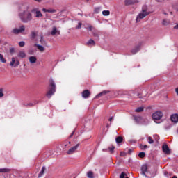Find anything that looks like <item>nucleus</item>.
<instances>
[{
    "instance_id": "obj_36",
    "label": "nucleus",
    "mask_w": 178,
    "mask_h": 178,
    "mask_svg": "<svg viewBox=\"0 0 178 178\" xmlns=\"http://www.w3.org/2000/svg\"><path fill=\"white\" fill-rule=\"evenodd\" d=\"M19 47H24L25 45V43H24V42H19Z\"/></svg>"
},
{
    "instance_id": "obj_4",
    "label": "nucleus",
    "mask_w": 178,
    "mask_h": 178,
    "mask_svg": "<svg viewBox=\"0 0 178 178\" xmlns=\"http://www.w3.org/2000/svg\"><path fill=\"white\" fill-rule=\"evenodd\" d=\"M163 118V113L161 111H156L152 114V119L156 123V120H161Z\"/></svg>"
},
{
    "instance_id": "obj_13",
    "label": "nucleus",
    "mask_w": 178,
    "mask_h": 178,
    "mask_svg": "<svg viewBox=\"0 0 178 178\" xmlns=\"http://www.w3.org/2000/svg\"><path fill=\"white\" fill-rule=\"evenodd\" d=\"M147 170L148 166L146 164L143 165L141 168L142 175H143V176H146L145 173H147Z\"/></svg>"
},
{
    "instance_id": "obj_2",
    "label": "nucleus",
    "mask_w": 178,
    "mask_h": 178,
    "mask_svg": "<svg viewBox=\"0 0 178 178\" xmlns=\"http://www.w3.org/2000/svg\"><path fill=\"white\" fill-rule=\"evenodd\" d=\"M149 15V12H148V8L147 6H143L142 8V11L137 15L136 17V23H138L144 19L146 16H148Z\"/></svg>"
},
{
    "instance_id": "obj_6",
    "label": "nucleus",
    "mask_w": 178,
    "mask_h": 178,
    "mask_svg": "<svg viewBox=\"0 0 178 178\" xmlns=\"http://www.w3.org/2000/svg\"><path fill=\"white\" fill-rule=\"evenodd\" d=\"M26 30V27L24 26H22L19 29L15 28L12 30L13 34H20V33H23Z\"/></svg>"
},
{
    "instance_id": "obj_15",
    "label": "nucleus",
    "mask_w": 178,
    "mask_h": 178,
    "mask_svg": "<svg viewBox=\"0 0 178 178\" xmlns=\"http://www.w3.org/2000/svg\"><path fill=\"white\" fill-rule=\"evenodd\" d=\"M170 24V20L168 19H164L162 21V25L163 26H169Z\"/></svg>"
},
{
    "instance_id": "obj_32",
    "label": "nucleus",
    "mask_w": 178,
    "mask_h": 178,
    "mask_svg": "<svg viewBox=\"0 0 178 178\" xmlns=\"http://www.w3.org/2000/svg\"><path fill=\"white\" fill-rule=\"evenodd\" d=\"M138 156L139 158H144V156H145V153L144 152H140Z\"/></svg>"
},
{
    "instance_id": "obj_14",
    "label": "nucleus",
    "mask_w": 178,
    "mask_h": 178,
    "mask_svg": "<svg viewBox=\"0 0 178 178\" xmlns=\"http://www.w3.org/2000/svg\"><path fill=\"white\" fill-rule=\"evenodd\" d=\"M90 91H88V90H84L82 92L83 98H88V97H90Z\"/></svg>"
},
{
    "instance_id": "obj_16",
    "label": "nucleus",
    "mask_w": 178,
    "mask_h": 178,
    "mask_svg": "<svg viewBox=\"0 0 178 178\" xmlns=\"http://www.w3.org/2000/svg\"><path fill=\"white\" fill-rule=\"evenodd\" d=\"M109 91L104 90L103 92L99 93L96 98H99V97H103V95H106V94H108Z\"/></svg>"
},
{
    "instance_id": "obj_18",
    "label": "nucleus",
    "mask_w": 178,
    "mask_h": 178,
    "mask_svg": "<svg viewBox=\"0 0 178 178\" xmlns=\"http://www.w3.org/2000/svg\"><path fill=\"white\" fill-rule=\"evenodd\" d=\"M45 170H47V168L45 167H42L40 172L38 174V178L42 177Z\"/></svg>"
},
{
    "instance_id": "obj_31",
    "label": "nucleus",
    "mask_w": 178,
    "mask_h": 178,
    "mask_svg": "<svg viewBox=\"0 0 178 178\" xmlns=\"http://www.w3.org/2000/svg\"><path fill=\"white\" fill-rule=\"evenodd\" d=\"M120 178H129V177H127V175L124 172H122L120 175Z\"/></svg>"
},
{
    "instance_id": "obj_21",
    "label": "nucleus",
    "mask_w": 178,
    "mask_h": 178,
    "mask_svg": "<svg viewBox=\"0 0 178 178\" xmlns=\"http://www.w3.org/2000/svg\"><path fill=\"white\" fill-rule=\"evenodd\" d=\"M17 56L18 58H26V53L24 51H19Z\"/></svg>"
},
{
    "instance_id": "obj_10",
    "label": "nucleus",
    "mask_w": 178,
    "mask_h": 178,
    "mask_svg": "<svg viewBox=\"0 0 178 178\" xmlns=\"http://www.w3.org/2000/svg\"><path fill=\"white\" fill-rule=\"evenodd\" d=\"M162 149L164 154H166L167 155H169V154H170V149H169L168 145H163Z\"/></svg>"
},
{
    "instance_id": "obj_26",
    "label": "nucleus",
    "mask_w": 178,
    "mask_h": 178,
    "mask_svg": "<svg viewBox=\"0 0 178 178\" xmlns=\"http://www.w3.org/2000/svg\"><path fill=\"white\" fill-rule=\"evenodd\" d=\"M0 60L2 63H6V60L3 58V55L0 54Z\"/></svg>"
},
{
    "instance_id": "obj_34",
    "label": "nucleus",
    "mask_w": 178,
    "mask_h": 178,
    "mask_svg": "<svg viewBox=\"0 0 178 178\" xmlns=\"http://www.w3.org/2000/svg\"><path fill=\"white\" fill-rule=\"evenodd\" d=\"M25 106H26L27 108H29V107H31V106H34V104L33 103H28L26 104H24Z\"/></svg>"
},
{
    "instance_id": "obj_33",
    "label": "nucleus",
    "mask_w": 178,
    "mask_h": 178,
    "mask_svg": "<svg viewBox=\"0 0 178 178\" xmlns=\"http://www.w3.org/2000/svg\"><path fill=\"white\" fill-rule=\"evenodd\" d=\"M148 143H149V144H153L154 143V140H152V138L151 136L148 137Z\"/></svg>"
},
{
    "instance_id": "obj_3",
    "label": "nucleus",
    "mask_w": 178,
    "mask_h": 178,
    "mask_svg": "<svg viewBox=\"0 0 178 178\" xmlns=\"http://www.w3.org/2000/svg\"><path fill=\"white\" fill-rule=\"evenodd\" d=\"M55 91H56V85H55V82L54 81V80H51L49 83V91L46 94L47 98H51V97H52V95L55 94Z\"/></svg>"
},
{
    "instance_id": "obj_23",
    "label": "nucleus",
    "mask_w": 178,
    "mask_h": 178,
    "mask_svg": "<svg viewBox=\"0 0 178 178\" xmlns=\"http://www.w3.org/2000/svg\"><path fill=\"white\" fill-rule=\"evenodd\" d=\"M103 16H109L111 15V12L109 10H104L102 11Z\"/></svg>"
},
{
    "instance_id": "obj_50",
    "label": "nucleus",
    "mask_w": 178,
    "mask_h": 178,
    "mask_svg": "<svg viewBox=\"0 0 178 178\" xmlns=\"http://www.w3.org/2000/svg\"><path fill=\"white\" fill-rule=\"evenodd\" d=\"M129 152H131V149H129Z\"/></svg>"
},
{
    "instance_id": "obj_27",
    "label": "nucleus",
    "mask_w": 178,
    "mask_h": 178,
    "mask_svg": "<svg viewBox=\"0 0 178 178\" xmlns=\"http://www.w3.org/2000/svg\"><path fill=\"white\" fill-rule=\"evenodd\" d=\"M143 111H144V107H138L135 110V112L140 113V112H143Z\"/></svg>"
},
{
    "instance_id": "obj_30",
    "label": "nucleus",
    "mask_w": 178,
    "mask_h": 178,
    "mask_svg": "<svg viewBox=\"0 0 178 178\" xmlns=\"http://www.w3.org/2000/svg\"><path fill=\"white\" fill-rule=\"evenodd\" d=\"M48 13H56V10L52 9V8H49Z\"/></svg>"
},
{
    "instance_id": "obj_46",
    "label": "nucleus",
    "mask_w": 178,
    "mask_h": 178,
    "mask_svg": "<svg viewBox=\"0 0 178 178\" xmlns=\"http://www.w3.org/2000/svg\"><path fill=\"white\" fill-rule=\"evenodd\" d=\"M74 134V131H73L71 135L70 136V138H72V137H73V135Z\"/></svg>"
},
{
    "instance_id": "obj_43",
    "label": "nucleus",
    "mask_w": 178,
    "mask_h": 178,
    "mask_svg": "<svg viewBox=\"0 0 178 178\" xmlns=\"http://www.w3.org/2000/svg\"><path fill=\"white\" fill-rule=\"evenodd\" d=\"M125 5H130V1L125 0Z\"/></svg>"
},
{
    "instance_id": "obj_5",
    "label": "nucleus",
    "mask_w": 178,
    "mask_h": 178,
    "mask_svg": "<svg viewBox=\"0 0 178 178\" xmlns=\"http://www.w3.org/2000/svg\"><path fill=\"white\" fill-rule=\"evenodd\" d=\"M20 65V61L16 57H12L11 61L10 63V66H14V67H17Z\"/></svg>"
},
{
    "instance_id": "obj_8",
    "label": "nucleus",
    "mask_w": 178,
    "mask_h": 178,
    "mask_svg": "<svg viewBox=\"0 0 178 178\" xmlns=\"http://www.w3.org/2000/svg\"><path fill=\"white\" fill-rule=\"evenodd\" d=\"M50 34L51 35H56V34L59 35L60 34V31L58 30L56 26H54L50 32Z\"/></svg>"
},
{
    "instance_id": "obj_51",
    "label": "nucleus",
    "mask_w": 178,
    "mask_h": 178,
    "mask_svg": "<svg viewBox=\"0 0 178 178\" xmlns=\"http://www.w3.org/2000/svg\"><path fill=\"white\" fill-rule=\"evenodd\" d=\"M68 143L70 144V142H69Z\"/></svg>"
},
{
    "instance_id": "obj_29",
    "label": "nucleus",
    "mask_w": 178,
    "mask_h": 178,
    "mask_svg": "<svg viewBox=\"0 0 178 178\" xmlns=\"http://www.w3.org/2000/svg\"><path fill=\"white\" fill-rule=\"evenodd\" d=\"M139 148H140V149H145L148 148V146L147 145H140Z\"/></svg>"
},
{
    "instance_id": "obj_48",
    "label": "nucleus",
    "mask_w": 178,
    "mask_h": 178,
    "mask_svg": "<svg viewBox=\"0 0 178 178\" xmlns=\"http://www.w3.org/2000/svg\"><path fill=\"white\" fill-rule=\"evenodd\" d=\"M175 92L178 95V88H175Z\"/></svg>"
},
{
    "instance_id": "obj_47",
    "label": "nucleus",
    "mask_w": 178,
    "mask_h": 178,
    "mask_svg": "<svg viewBox=\"0 0 178 178\" xmlns=\"http://www.w3.org/2000/svg\"><path fill=\"white\" fill-rule=\"evenodd\" d=\"M42 12H48V9H47V8H43V9H42Z\"/></svg>"
},
{
    "instance_id": "obj_45",
    "label": "nucleus",
    "mask_w": 178,
    "mask_h": 178,
    "mask_svg": "<svg viewBox=\"0 0 178 178\" xmlns=\"http://www.w3.org/2000/svg\"><path fill=\"white\" fill-rule=\"evenodd\" d=\"M136 120H143V118H141V117H138V118H136Z\"/></svg>"
},
{
    "instance_id": "obj_24",
    "label": "nucleus",
    "mask_w": 178,
    "mask_h": 178,
    "mask_svg": "<svg viewBox=\"0 0 178 178\" xmlns=\"http://www.w3.org/2000/svg\"><path fill=\"white\" fill-rule=\"evenodd\" d=\"M115 141L118 144L122 143L123 141V138H122L121 136H119L116 139H115Z\"/></svg>"
},
{
    "instance_id": "obj_28",
    "label": "nucleus",
    "mask_w": 178,
    "mask_h": 178,
    "mask_svg": "<svg viewBox=\"0 0 178 178\" xmlns=\"http://www.w3.org/2000/svg\"><path fill=\"white\" fill-rule=\"evenodd\" d=\"M99 12H101V8L99 7L95 8V10H94L95 13H99Z\"/></svg>"
},
{
    "instance_id": "obj_41",
    "label": "nucleus",
    "mask_w": 178,
    "mask_h": 178,
    "mask_svg": "<svg viewBox=\"0 0 178 178\" xmlns=\"http://www.w3.org/2000/svg\"><path fill=\"white\" fill-rule=\"evenodd\" d=\"M10 54H14L15 53V49L13 47L10 49Z\"/></svg>"
},
{
    "instance_id": "obj_38",
    "label": "nucleus",
    "mask_w": 178,
    "mask_h": 178,
    "mask_svg": "<svg viewBox=\"0 0 178 178\" xmlns=\"http://www.w3.org/2000/svg\"><path fill=\"white\" fill-rule=\"evenodd\" d=\"M126 155H127L126 152H120V156H126Z\"/></svg>"
},
{
    "instance_id": "obj_37",
    "label": "nucleus",
    "mask_w": 178,
    "mask_h": 178,
    "mask_svg": "<svg viewBox=\"0 0 178 178\" xmlns=\"http://www.w3.org/2000/svg\"><path fill=\"white\" fill-rule=\"evenodd\" d=\"M108 149L111 151V152H113V150L115 149V147L113 146H111L108 148Z\"/></svg>"
},
{
    "instance_id": "obj_11",
    "label": "nucleus",
    "mask_w": 178,
    "mask_h": 178,
    "mask_svg": "<svg viewBox=\"0 0 178 178\" xmlns=\"http://www.w3.org/2000/svg\"><path fill=\"white\" fill-rule=\"evenodd\" d=\"M29 60L31 65H34V63H37V57L31 56L29 57Z\"/></svg>"
},
{
    "instance_id": "obj_1",
    "label": "nucleus",
    "mask_w": 178,
    "mask_h": 178,
    "mask_svg": "<svg viewBox=\"0 0 178 178\" xmlns=\"http://www.w3.org/2000/svg\"><path fill=\"white\" fill-rule=\"evenodd\" d=\"M33 15L35 17H42V13L38 8H33L30 10V5L24 4L21 6L18 16L22 23H30L33 20Z\"/></svg>"
},
{
    "instance_id": "obj_12",
    "label": "nucleus",
    "mask_w": 178,
    "mask_h": 178,
    "mask_svg": "<svg viewBox=\"0 0 178 178\" xmlns=\"http://www.w3.org/2000/svg\"><path fill=\"white\" fill-rule=\"evenodd\" d=\"M140 49H141V46H140V45L135 47L131 51L132 55H136V54H137V52H138V51H140Z\"/></svg>"
},
{
    "instance_id": "obj_25",
    "label": "nucleus",
    "mask_w": 178,
    "mask_h": 178,
    "mask_svg": "<svg viewBox=\"0 0 178 178\" xmlns=\"http://www.w3.org/2000/svg\"><path fill=\"white\" fill-rule=\"evenodd\" d=\"M87 45H95V42L92 39H90L87 42Z\"/></svg>"
},
{
    "instance_id": "obj_17",
    "label": "nucleus",
    "mask_w": 178,
    "mask_h": 178,
    "mask_svg": "<svg viewBox=\"0 0 178 178\" xmlns=\"http://www.w3.org/2000/svg\"><path fill=\"white\" fill-rule=\"evenodd\" d=\"M35 47H36L40 52H44V51H45V48L40 44H35Z\"/></svg>"
},
{
    "instance_id": "obj_9",
    "label": "nucleus",
    "mask_w": 178,
    "mask_h": 178,
    "mask_svg": "<svg viewBox=\"0 0 178 178\" xmlns=\"http://www.w3.org/2000/svg\"><path fill=\"white\" fill-rule=\"evenodd\" d=\"M170 120L172 123H178V114H172L170 116Z\"/></svg>"
},
{
    "instance_id": "obj_49",
    "label": "nucleus",
    "mask_w": 178,
    "mask_h": 178,
    "mask_svg": "<svg viewBox=\"0 0 178 178\" xmlns=\"http://www.w3.org/2000/svg\"><path fill=\"white\" fill-rule=\"evenodd\" d=\"M113 119V117H111L110 118H109V122H112V120Z\"/></svg>"
},
{
    "instance_id": "obj_22",
    "label": "nucleus",
    "mask_w": 178,
    "mask_h": 178,
    "mask_svg": "<svg viewBox=\"0 0 178 178\" xmlns=\"http://www.w3.org/2000/svg\"><path fill=\"white\" fill-rule=\"evenodd\" d=\"M40 44H42V45H45V40H44V36L42 35H40Z\"/></svg>"
},
{
    "instance_id": "obj_7",
    "label": "nucleus",
    "mask_w": 178,
    "mask_h": 178,
    "mask_svg": "<svg viewBox=\"0 0 178 178\" xmlns=\"http://www.w3.org/2000/svg\"><path fill=\"white\" fill-rule=\"evenodd\" d=\"M79 144L76 145L75 146L71 147L68 151H67V155H73L76 151H77V148L79 147Z\"/></svg>"
},
{
    "instance_id": "obj_39",
    "label": "nucleus",
    "mask_w": 178,
    "mask_h": 178,
    "mask_svg": "<svg viewBox=\"0 0 178 178\" xmlns=\"http://www.w3.org/2000/svg\"><path fill=\"white\" fill-rule=\"evenodd\" d=\"M82 24L81 22H79L78 26H76V29H81Z\"/></svg>"
},
{
    "instance_id": "obj_44",
    "label": "nucleus",
    "mask_w": 178,
    "mask_h": 178,
    "mask_svg": "<svg viewBox=\"0 0 178 178\" xmlns=\"http://www.w3.org/2000/svg\"><path fill=\"white\" fill-rule=\"evenodd\" d=\"M174 29L175 30H178V24H177L176 26H174Z\"/></svg>"
},
{
    "instance_id": "obj_40",
    "label": "nucleus",
    "mask_w": 178,
    "mask_h": 178,
    "mask_svg": "<svg viewBox=\"0 0 178 178\" xmlns=\"http://www.w3.org/2000/svg\"><path fill=\"white\" fill-rule=\"evenodd\" d=\"M3 97V92L2 91V89H0V98H2Z\"/></svg>"
},
{
    "instance_id": "obj_35",
    "label": "nucleus",
    "mask_w": 178,
    "mask_h": 178,
    "mask_svg": "<svg viewBox=\"0 0 178 178\" xmlns=\"http://www.w3.org/2000/svg\"><path fill=\"white\" fill-rule=\"evenodd\" d=\"M88 30H89L90 31H92V30H94V27H92V26H89L88 27Z\"/></svg>"
},
{
    "instance_id": "obj_19",
    "label": "nucleus",
    "mask_w": 178,
    "mask_h": 178,
    "mask_svg": "<svg viewBox=\"0 0 178 178\" xmlns=\"http://www.w3.org/2000/svg\"><path fill=\"white\" fill-rule=\"evenodd\" d=\"M10 170L9 168H0V173H9Z\"/></svg>"
},
{
    "instance_id": "obj_20",
    "label": "nucleus",
    "mask_w": 178,
    "mask_h": 178,
    "mask_svg": "<svg viewBox=\"0 0 178 178\" xmlns=\"http://www.w3.org/2000/svg\"><path fill=\"white\" fill-rule=\"evenodd\" d=\"M86 176L88 178H94L95 177L94 172L92 171H88L86 173Z\"/></svg>"
},
{
    "instance_id": "obj_42",
    "label": "nucleus",
    "mask_w": 178,
    "mask_h": 178,
    "mask_svg": "<svg viewBox=\"0 0 178 178\" xmlns=\"http://www.w3.org/2000/svg\"><path fill=\"white\" fill-rule=\"evenodd\" d=\"M31 37H32V38H35V32H32L31 33Z\"/></svg>"
}]
</instances>
